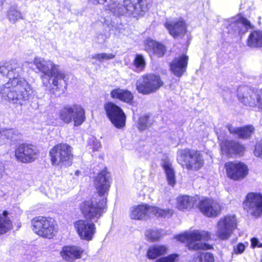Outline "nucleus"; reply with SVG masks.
I'll use <instances>...</instances> for the list:
<instances>
[{
    "instance_id": "obj_1",
    "label": "nucleus",
    "mask_w": 262,
    "mask_h": 262,
    "mask_svg": "<svg viewBox=\"0 0 262 262\" xmlns=\"http://www.w3.org/2000/svg\"><path fill=\"white\" fill-rule=\"evenodd\" d=\"M22 65L16 60L0 62V74L9 80L0 85V97L13 104L23 105L32 92L31 85L20 77Z\"/></svg>"
},
{
    "instance_id": "obj_2",
    "label": "nucleus",
    "mask_w": 262,
    "mask_h": 262,
    "mask_svg": "<svg viewBox=\"0 0 262 262\" xmlns=\"http://www.w3.org/2000/svg\"><path fill=\"white\" fill-rule=\"evenodd\" d=\"M34 63L37 69L42 75L40 78L43 85L47 88H51L52 85L59 88L61 82L64 80V75L59 70V67L55 65L51 61H46L41 58H35Z\"/></svg>"
},
{
    "instance_id": "obj_3",
    "label": "nucleus",
    "mask_w": 262,
    "mask_h": 262,
    "mask_svg": "<svg viewBox=\"0 0 262 262\" xmlns=\"http://www.w3.org/2000/svg\"><path fill=\"white\" fill-rule=\"evenodd\" d=\"M31 228L39 237L45 239L54 238L57 232L54 220L49 216H36L31 220Z\"/></svg>"
},
{
    "instance_id": "obj_4",
    "label": "nucleus",
    "mask_w": 262,
    "mask_h": 262,
    "mask_svg": "<svg viewBox=\"0 0 262 262\" xmlns=\"http://www.w3.org/2000/svg\"><path fill=\"white\" fill-rule=\"evenodd\" d=\"M176 238L182 243H186L189 249L198 250L209 249V245L202 242L208 241L210 238V235L207 231L196 230L186 232Z\"/></svg>"
},
{
    "instance_id": "obj_5",
    "label": "nucleus",
    "mask_w": 262,
    "mask_h": 262,
    "mask_svg": "<svg viewBox=\"0 0 262 262\" xmlns=\"http://www.w3.org/2000/svg\"><path fill=\"white\" fill-rule=\"evenodd\" d=\"M177 161L183 167L188 170H197L204 165V159L200 151L188 148L179 150Z\"/></svg>"
},
{
    "instance_id": "obj_6",
    "label": "nucleus",
    "mask_w": 262,
    "mask_h": 262,
    "mask_svg": "<svg viewBox=\"0 0 262 262\" xmlns=\"http://www.w3.org/2000/svg\"><path fill=\"white\" fill-rule=\"evenodd\" d=\"M163 84L159 75L145 74L139 78L136 82V89L139 93L148 95L156 92Z\"/></svg>"
},
{
    "instance_id": "obj_7",
    "label": "nucleus",
    "mask_w": 262,
    "mask_h": 262,
    "mask_svg": "<svg viewBox=\"0 0 262 262\" xmlns=\"http://www.w3.org/2000/svg\"><path fill=\"white\" fill-rule=\"evenodd\" d=\"M243 207L250 215L259 217L262 215V194L248 193L243 203Z\"/></svg>"
},
{
    "instance_id": "obj_8",
    "label": "nucleus",
    "mask_w": 262,
    "mask_h": 262,
    "mask_svg": "<svg viewBox=\"0 0 262 262\" xmlns=\"http://www.w3.org/2000/svg\"><path fill=\"white\" fill-rule=\"evenodd\" d=\"M238 100L245 105L256 106L260 110L261 96L259 90L254 91L247 86H239L237 90Z\"/></svg>"
},
{
    "instance_id": "obj_9",
    "label": "nucleus",
    "mask_w": 262,
    "mask_h": 262,
    "mask_svg": "<svg viewBox=\"0 0 262 262\" xmlns=\"http://www.w3.org/2000/svg\"><path fill=\"white\" fill-rule=\"evenodd\" d=\"M106 200L105 198H103L99 201L95 199L94 200L84 202L81 210L85 217L88 219L99 218L106 205Z\"/></svg>"
},
{
    "instance_id": "obj_10",
    "label": "nucleus",
    "mask_w": 262,
    "mask_h": 262,
    "mask_svg": "<svg viewBox=\"0 0 262 262\" xmlns=\"http://www.w3.org/2000/svg\"><path fill=\"white\" fill-rule=\"evenodd\" d=\"M236 220L234 216L222 217L217 224L216 235L222 240L228 239L236 227Z\"/></svg>"
},
{
    "instance_id": "obj_11",
    "label": "nucleus",
    "mask_w": 262,
    "mask_h": 262,
    "mask_svg": "<svg viewBox=\"0 0 262 262\" xmlns=\"http://www.w3.org/2000/svg\"><path fill=\"white\" fill-rule=\"evenodd\" d=\"M107 117L117 128H120L125 124L126 117L122 109L115 103L110 102L104 105Z\"/></svg>"
},
{
    "instance_id": "obj_12",
    "label": "nucleus",
    "mask_w": 262,
    "mask_h": 262,
    "mask_svg": "<svg viewBox=\"0 0 262 262\" xmlns=\"http://www.w3.org/2000/svg\"><path fill=\"white\" fill-rule=\"evenodd\" d=\"M39 151L37 147L29 144H21L16 148L15 156L23 163H30L37 158Z\"/></svg>"
},
{
    "instance_id": "obj_13",
    "label": "nucleus",
    "mask_w": 262,
    "mask_h": 262,
    "mask_svg": "<svg viewBox=\"0 0 262 262\" xmlns=\"http://www.w3.org/2000/svg\"><path fill=\"white\" fill-rule=\"evenodd\" d=\"M225 168L228 177L233 180L243 179L248 173L247 166L240 162H228L225 164Z\"/></svg>"
},
{
    "instance_id": "obj_14",
    "label": "nucleus",
    "mask_w": 262,
    "mask_h": 262,
    "mask_svg": "<svg viewBox=\"0 0 262 262\" xmlns=\"http://www.w3.org/2000/svg\"><path fill=\"white\" fill-rule=\"evenodd\" d=\"M85 120V111L80 105L74 104L67 106V123L73 122L74 126H79Z\"/></svg>"
},
{
    "instance_id": "obj_15",
    "label": "nucleus",
    "mask_w": 262,
    "mask_h": 262,
    "mask_svg": "<svg viewBox=\"0 0 262 262\" xmlns=\"http://www.w3.org/2000/svg\"><path fill=\"white\" fill-rule=\"evenodd\" d=\"M74 227L81 239L92 240L96 230L95 225L93 222L81 220L74 223Z\"/></svg>"
},
{
    "instance_id": "obj_16",
    "label": "nucleus",
    "mask_w": 262,
    "mask_h": 262,
    "mask_svg": "<svg viewBox=\"0 0 262 262\" xmlns=\"http://www.w3.org/2000/svg\"><path fill=\"white\" fill-rule=\"evenodd\" d=\"M199 207L201 212L208 217H216L220 214L221 205L211 199H205L200 201Z\"/></svg>"
},
{
    "instance_id": "obj_17",
    "label": "nucleus",
    "mask_w": 262,
    "mask_h": 262,
    "mask_svg": "<svg viewBox=\"0 0 262 262\" xmlns=\"http://www.w3.org/2000/svg\"><path fill=\"white\" fill-rule=\"evenodd\" d=\"M165 27L168 30L170 34L174 38H182L187 32L185 22L182 18L178 21H167L165 24Z\"/></svg>"
},
{
    "instance_id": "obj_18",
    "label": "nucleus",
    "mask_w": 262,
    "mask_h": 262,
    "mask_svg": "<svg viewBox=\"0 0 262 262\" xmlns=\"http://www.w3.org/2000/svg\"><path fill=\"white\" fill-rule=\"evenodd\" d=\"M250 27V21L241 15L233 18L231 24L228 25V31L232 34H238L245 33Z\"/></svg>"
},
{
    "instance_id": "obj_19",
    "label": "nucleus",
    "mask_w": 262,
    "mask_h": 262,
    "mask_svg": "<svg viewBox=\"0 0 262 262\" xmlns=\"http://www.w3.org/2000/svg\"><path fill=\"white\" fill-rule=\"evenodd\" d=\"M50 155L53 165L62 167L66 161V144L60 143L56 145L50 151Z\"/></svg>"
},
{
    "instance_id": "obj_20",
    "label": "nucleus",
    "mask_w": 262,
    "mask_h": 262,
    "mask_svg": "<svg viewBox=\"0 0 262 262\" xmlns=\"http://www.w3.org/2000/svg\"><path fill=\"white\" fill-rule=\"evenodd\" d=\"M188 56L182 54L176 57L170 64L171 72L177 77H181L185 72L188 64Z\"/></svg>"
},
{
    "instance_id": "obj_21",
    "label": "nucleus",
    "mask_w": 262,
    "mask_h": 262,
    "mask_svg": "<svg viewBox=\"0 0 262 262\" xmlns=\"http://www.w3.org/2000/svg\"><path fill=\"white\" fill-rule=\"evenodd\" d=\"M222 151L229 156L234 155H241L243 153L245 147L238 142L233 140H225L220 143Z\"/></svg>"
},
{
    "instance_id": "obj_22",
    "label": "nucleus",
    "mask_w": 262,
    "mask_h": 262,
    "mask_svg": "<svg viewBox=\"0 0 262 262\" xmlns=\"http://www.w3.org/2000/svg\"><path fill=\"white\" fill-rule=\"evenodd\" d=\"M145 50L150 56L153 55L158 57H162L165 54L166 48L162 43L148 38L145 43Z\"/></svg>"
},
{
    "instance_id": "obj_23",
    "label": "nucleus",
    "mask_w": 262,
    "mask_h": 262,
    "mask_svg": "<svg viewBox=\"0 0 262 262\" xmlns=\"http://www.w3.org/2000/svg\"><path fill=\"white\" fill-rule=\"evenodd\" d=\"M198 200L197 196L180 195L177 199V208L181 211L189 210L193 207Z\"/></svg>"
},
{
    "instance_id": "obj_24",
    "label": "nucleus",
    "mask_w": 262,
    "mask_h": 262,
    "mask_svg": "<svg viewBox=\"0 0 262 262\" xmlns=\"http://www.w3.org/2000/svg\"><path fill=\"white\" fill-rule=\"evenodd\" d=\"M151 206L143 204L133 207L130 209V217L133 220L144 219L151 214Z\"/></svg>"
},
{
    "instance_id": "obj_25",
    "label": "nucleus",
    "mask_w": 262,
    "mask_h": 262,
    "mask_svg": "<svg viewBox=\"0 0 262 262\" xmlns=\"http://www.w3.org/2000/svg\"><path fill=\"white\" fill-rule=\"evenodd\" d=\"M10 213L7 210H4L0 213V236L10 232L13 228V223L9 217Z\"/></svg>"
},
{
    "instance_id": "obj_26",
    "label": "nucleus",
    "mask_w": 262,
    "mask_h": 262,
    "mask_svg": "<svg viewBox=\"0 0 262 262\" xmlns=\"http://www.w3.org/2000/svg\"><path fill=\"white\" fill-rule=\"evenodd\" d=\"M125 6L128 7L129 15L136 13L142 15L145 9L144 0H124Z\"/></svg>"
},
{
    "instance_id": "obj_27",
    "label": "nucleus",
    "mask_w": 262,
    "mask_h": 262,
    "mask_svg": "<svg viewBox=\"0 0 262 262\" xmlns=\"http://www.w3.org/2000/svg\"><path fill=\"white\" fill-rule=\"evenodd\" d=\"M226 127L230 134H235L239 138L243 139L250 137L254 130V127L252 125L243 127H234L230 124H228Z\"/></svg>"
},
{
    "instance_id": "obj_28",
    "label": "nucleus",
    "mask_w": 262,
    "mask_h": 262,
    "mask_svg": "<svg viewBox=\"0 0 262 262\" xmlns=\"http://www.w3.org/2000/svg\"><path fill=\"white\" fill-rule=\"evenodd\" d=\"M126 4L123 0V4L119 3L114 0H110V3L107 5L108 10L115 16H121L125 14L129 15L127 10L128 7L125 6Z\"/></svg>"
},
{
    "instance_id": "obj_29",
    "label": "nucleus",
    "mask_w": 262,
    "mask_h": 262,
    "mask_svg": "<svg viewBox=\"0 0 262 262\" xmlns=\"http://www.w3.org/2000/svg\"><path fill=\"white\" fill-rule=\"evenodd\" d=\"M168 247L165 245H155L150 246L146 252V256L149 259H154L162 255L166 254Z\"/></svg>"
},
{
    "instance_id": "obj_30",
    "label": "nucleus",
    "mask_w": 262,
    "mask_h": 262,
    "mask_svg": "<svg viewBox=\"0 0 262 262\" xmlns=\"http://www.w3.org/2000/svg\"><path fill=\"white\" fill-rule=\"evenodd\" d=\"M111 96L113 98L118 99L126 103L131 102L133 98V95L130 92L121 89H116L112 90L111 92Z\"/></svg>"
},
{
    "instance_id": "obj_31",
    "label": "nucleus",
    "mask_w": 262,
    "mask_h": 262,
    "mask_svg": "<svg viewBox=\"0 0 262 262\" xmlns=\"http://www.w3.org/2000/svg\"><path fill=\"white\" fill-rule=\"evenodd\" d=\"M84 249L77 246H67V261H74L81 258Z\"/></svg>"
},
{
    "instance_id": "obj_32",
    "label": "nucleus",
    "mask_w": 262,
    "mask_h": 262,
    "mask_svg": "<svg viewBox=\"0 0 262 262\" xmlns=\"http://www.w3.org/2000/svg\"><path fill=\"white\" fill-rule=\"evenodd\" d=\"M247 45L250 47H262V31H254L249 35Z\"/></svg>"
},
{
    "instance_id": "obj_33",
    "label": "nucleus",
    "mask_w": 262,
    "mask_h": 262,
    "mask_svg": "<svg viewBox=\"0 0 262 262\" xmlns=\"http://www.w3.org/2000/svg\"><path fill=\"white\" fill-rule=\"evenodd\" d=\"M7 17L11 23L14 24L18 20L23 18V15L17 5H13L7 10Z\"/></svg>"
},
{
    "instance_id": "obj_34",
    "label": "nucleus",
    "mask_w": 262,
    "mask_h": 262,
    "mask_svg": "<svg viewBox=\"0 0 262 262\" xmlns=\"http://www.w3.org/2000/svg\"><path fill=\"white\" fill-rule=\"evenodd\" d=\"M0 135L2 137H5L7 140L12 142L19 140L21 136L18 130L13 128L1 129Z\"/></svg>"
},
{
    "instance_id": "obj_35",
    "label": "nucleus",
    "mask_w": 262,
    "mask_h": 262,
    "mask_svg": "<svg viewBox=\"0 0 262 262\" xmlns=\"http://www.w3.org/2000/svg\"><path fill=\"white\" fill-rule=\"evenodd\" d=\"M150 210L151 214L157 217H168L172 216L173 213L172 209H163L155 206H151Z\"/></svg>"
},
{
    "instance_id": "obj_36",
    "label": "nucleus",
    "mask_w": 262,
    "mask_h": 262,
    "mask_svg": "<svg viewBox=\"0 0 262 262\" xmlns=\"http://www.w3.org/2000/svg\"><path fill=\"white\" fill-rule=\"evenodd\" d=\"M162 165L164 169L167 180H174L175 172L171 163L167 160H163Z\"/></svg>"
},
{
    "instance_id": "obj_37",
    "label": "nucleus",
    "mask_w": 262,
    "mask_h": 262,
    "mask_svg": "<svg viewBox=\"0 0 262 262\" xmlns=\"http://www.w3.org/2000/svg\"><path fill=\"white\" fill-rule=\"evenodd\" d=\"M95 186L97 192L101 196L107 193L110 184L109 181H95Z\"/></svg>"
},
{
    "instance_id": "obj_38",
    "label": "nucleus",
    "mask_w": 262,
    "mask_h": 262,
    "mask_svg": "<svg viewBox=\"0 0 262 262\" xmlns=\"http://www.w3.org/2000/svg\"><path fill=\"white\" fill-rule=\"evenodd\" d=\"M195 262H214L213 255L209 252H198L193 258Z\"/></svg>"
},
{
    "instance_id": "obj_39",
    "label": "nucleus",
    "mask_w": 262,
    "mask_h": 262,
    "mask_svg": "<svg viewBox=\"0 0 262 262\" xmlns=\"http://www.w3.org/2000/svg\"><path fill=\"white\" fill-rule=\"evenodd\" d=\"M145 235L148 241L152 242L159 241L162 237L161 231L157 229L147 230Z\"/></svg>"
},
{
    "instance_id": "obj_40",
    "label": "nucleus",
    "mask_w": 262,
    "mask_h": 262,
    "mask_svg": "<svg viewBox=\"0 0 262 262\" xmlns=\"http://www.w3.org/2000/svg\"><path fill=\"white\" fill-rule=\"evenodd\" d=\"M153 120L150 119L148 115H144L139 118L138 128L141 130H144L149 127L152 124Z\"/></svg>"
},
{
    "instance_id": "obj_41",
    "label": "nucleus",
    "mask_w": 262,
    "mask_h": 262,
    "mask_svg": "<svg viewBox=\"0 0 262 262\" xmlns=\"http://www.w3.org/2000/svg\"><path fill=\"white\" fill-rule=\"evenodd\" d=\"M146 62L143 56L141 54L136 55L134 60V65L136 68L140 71H143L145 67Z\"/></svg>"
},
{
    "instance_id": "obj_42",
    "label": "nucleus",
    "mask_w": 262,
    "mask_h": 262,
    "mask_svg": "<svg viewBox=\"0 0 262 262\" xmlns=\"http://www.w3.org/2000/svg\"><path fill=\"white\" fill-rule=\"evenodd\" d=\"M115 55L112 53H102L96 54L92 56V58L96 59L100 62H103L104 60H110L114 58Z\"/></svg>"
},
{
    "instance_id": "obj_43",
    "label": "nucleus",
    "mask_w": 262,
    "mask_h": 262,
    "mask_svg": "<svg viewBox=\"0 0 262 262\" xmlns=\"http://www.w3.org/2000/svg\"><path fill=\"white\" fill-rule=\"evenodd\" d=\"M111 179V173L107 171L106 168L99 172L95 180H108Z\"/></svg>"
},
{
    "instance_id": "obj_44",
    "label": "nucleus",
    "mask_w": 262,
    "mask_h": 262,
    "mask_svg": "<svg viewBox=\"0 0 262 262\" xmlns=\"http://www.w3.org/2000/svg\"><path fill=\"white\" fill-rule=\"evenodd\" d=\"M89 145L93 151L98 150L101 147V144L95 137L91 138L89 140Z\"/></svg>"
},
{
    "instance_id": "obj_45",
    "label": "nucleus",
    "mask_w": 262,
    "mask_h": 262,
    "mask_svg": "<svg viewBox=\"0 0 262 262\" xmlns=\"http://www.w3.org/2000/svg\"><path fill=\"white\" fill-rule=\"evenodd\" d=\"M177 257L178 255L176 254H170L157 259L155 262H174Z\"/></svg>"
},
{
    "instance_id": "obj_46",
    "label": "nucleus",
    "mask_w": 262,
    "mask_h": 262,
    "mask_svg": "<svg viewBox=\"0 0 262 262\" xmlns=\"http://www.w3.org/2000/svg\"><path fill=\"white\" fill-rule=\"evenodd\" d=\"M67 165H71L72 164V160L73 158L72 154V148L67 144Z\"/></svg>"
},
{
    "instance_id": "obj_47",
    "label": "nucleus",
    "mask_w": 262,
    "mask_h": 262,
    "mask_svg": "<svg viewBox=\"0 0 262 262\" xmlns=\"http://www.w3.org/2000/svg\"><path fill=\"white\" fill-rule=\"evenodd\" d=\"M246 248V246L243 243H239L233 248V252L236 254H241L243 253Z\"/></svg>"
},
{
    "instance_id": "obj_48",
    "label": "nucleus",
    "mask_w": 262,
    "mask_h": 262,
    "mask_svg": "<svg viewBox=\"0 0 262 262\" xmlns=\"http://www.w3.org/2000/svg\"><path fill=\"white\" fill-rule=\"evenodd\" d=\"M254 155L262 159V141L256 144L254 151Z\"/></svg>"
},
{
    "instance_id": "obj_49",
    "label": "nucleus",
    "mask_w": 262,
    "mask_h": 262,
    "mask_svg": "<svg viewBox=\"0 0 262 262\" xmlns=\"http://www.w3.org/2000/svg\"><path fill=\"white\" fill-rule=\"evenodd\" d=\"M251 246L253 248L255 247L261 248L262 243L258 238L253 237L251 239Z\"/></svg>"
},
{
    "instance_id": "obj_50",
    "label": "nucleus",
    "mask_w": 262,
    "mask_h": 262,
    "mask_svg": "<svg viewBox=\"0 0 262 262\" xmlns=\"http://www.w3.org/2000/svg\"><path fill=\"white\" fill-rule=\"evenodd\" d=\"M216 133L217 135L218 139L221 141V143L222 142V141H225V140H227L226 139V134L224 131L221 129L219 130L216 129Z\"/></svg>"
},
{
    "instance_id": "obj_51",
    "label": "nucleus",
    "mask_w": 262,
    "mask_h": 262,
    "mask_svg": "<svg viewBox=\"0 0 262 262\" xmlns=\"http://www.w3.org/2000/svg\"><path fill=\"white\" fill-rule=\"evenodd\" d=\"M105 35L102 34H99L96 37V42L98 44H102L105 42Z\"/></svg>"
},
{
    "instance_id": "obj_52",
    "label": "nucleus",
    "mask_w": 262,
    "mask_h": 262,
    "mask_svg": "<svg viewBox=\"0 0 262 262\" xmlns=\"http://www.w3.org/2000/svg\"><path fill=\"white\" fill-rule=\"evenodd\" d=\"M91 3L94 5L104 4L107 0H89Z\"/></svg>"
},
{
    "instance_id": "obj_53",
    "label": "nucleus",
    "mask_w": 262,
    "mask_h": 262,
    "mask_svg": "<svg viewBox=\"0 0 262 262\" xmlns=\"http://www.w3.org/2000/svg\"><path fill=\"white\" fill-rule=\"evenodd\" d=\"M60 118L64 122H66V112L62 111L60 113Z\"/></svg>"
},
{
    "instance_id": "obj_54",
    "label": "nucleus",
    "mask_w": 262,
    "mask_h": 262,
    "mask_svg": "<svg viewBox=\"0 0 262 262\" xmlns=\"http://www.w3.org/2000/svg\"><path fill=\"white\" fill-rule=\"evenodd\" d=\"M4 166L3 164L0 162V179L2 178V172L4 171Z\"/></svg>"
},
{
    "instance_id": "obj_55",
    "label": "nucleus",
    "mask_w": 262,
    "mask_h": 262,
    "mask_svg": "<svg viewBox=\"0 0 262 262\" xmlns=\"http://www.w3.org/2000/svg\"><path fill=\"white\" fill-rule=\"evenodd\" d=\"M168 185L171 187H174L176 184V181H168Z\"/></svg>"
},
{
    "instance_id": "obj_56",
    "label": "nucleus",
    "mask_w": 262,
    "mask_h": 262,
    "mask_svg": "<svg viewBox=\"0 0 262 262\" xmlns=\"http://www.w3.org/2000/svg\"><path fill=\"white\" fill-rule=\"evenodd\" d=\"M64 248L65 247H63L62 250L61 251V254L62 256L66 255V249Z\"/></svg>"
},
{
    "instance_id": "obj_57",
    "label": "nucleus",
    "mask_w": 262,
    "mask_h": 262,
    "mask_svg": "<svg viewBox=\"0 0 262 262\" xmlns=\"http://www.w3.org/2000/svg\"><path fill=\"white\" fill-rule=\"evenodd\" d=\"M5 0H0V7H1Z\"/></svg>"
},
{
    "instance_id": "obj_58",
    "label": "nucleus",
    "mask_w": 262,
    "mask_h": 262,
    "mask_svg": "<svg viewBox=\"0 0 262 262\" xmlns=\"http://www.w3.org/2000/svg\"><path fill=\"white\" fill-rule=\"evenodd\" d=\"M79 173V170H75V175H76V176L78 175Z\"/></svg>"
}]
</instances>
